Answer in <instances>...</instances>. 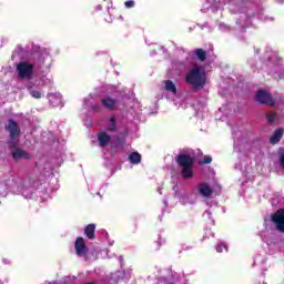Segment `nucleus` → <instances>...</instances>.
<instances>
[{
  "label": "nucleus",
  "mask_w": 284,
  "mask_h": 284,
  "mask_svg": "<svg viewBox=\"0 0 284 284\" xmlns=\"http://www.w3.org/2000/svg\"><path fill=\"white\" fill-rule=\"evenodd\" d=\"M185 82L191 85L192 90H203L205 88V70L199 64H194L185 75Z\"/></svg>",
  "instance_id": "nucleus-1"
},
{
  "label": "nucleus",
  "mask_w": 284,
  "mask_h": 284,
  "mask_svg": "<svg viewBox=\"0 0 284 284\" xmlns=\"http://www.w3.org/2000/svg\"><path fill=\"white\" fill-rule=\"evenodd\" d=\"M178 165L182 169L183 179H192L194 176V172L192 171V166L194 165V159L189 154H180L176 159Z\"/></svg>",
  "instance_id": "nucleus-2"
},
{
  "label": "nucleus",
  "mask_w": 284,
  "mask_h": 284,
  "mask_svg": "<svg viewBox=\"0 0 284 284\" xmlns=\"http://www.w3.org/2000/svg\"><path fill=\"white\" fill-rule=\"evenodd\" d=\"M34 67L28 62H20L17 65L19 79H31Z\"/></svg>",
  "instance_id": "nucleus-3"
},
{
  "label": "nucleus",
  "mask_w": 284,
  "mask_h": 284,
  "mask_svg": "<svg viewBox=\"0 0 284 284\" xmlns=\"http://www.w3.org/2000/svg\"><path fill=\"white\" fill-rule=\"evenodd\" d=\"M271 221L274 223L278 232H284V209H280L271 217Z\"/></svg>",
  "instance_id": "nucleus-4"
},
{
  "label": "nucleus",
  "mask_w": 284,
  "mask_h": 284,
  "mask_svg": "<svg viewBox=\"0 0 284 284\" xmlns=\"http://www.w3.org/2000/svg\"><path fill=\"white\" fill-rule=\"evenodd\" d=\"M6 130L9 132L10 139H19V136H21V129L19 128V124L12 119L8 121Z\"/></svg>",
  "instance_id": "nucleus-5"
},
{
  "label": "nucleus",
  "mask_w": 284,
  "mask_h": 284,
  "mask_svg": "<svg viewBox=\"0 0 284 284\" xmlns=\"http://www.w3.org/2000/svg\"><path fill=\"white\" fill-rule=\"evenodd\" d=\"M256 101L258 103H263L264 105H274V100L270 93L265 92L264 90H260L256 93Z\"/></svg>",
  "instance_id": "nucleus-6"
},
{
  "label": "nucleus",
  "mask_w": 284,
  "mask_h": 284,
  "mask_svg": "<svg viewBox=\"0 0 284 284\" xmlns=\"http://www.w3.org/2000/svg\"><path fill=\"white\" fill-rule=\"evenodd\" d=\"M75 254L79 256H85L88 254V246H85V240L83 237L75 240Z\"/></svg>",
  "instance_id": "nucleus-7"
},
{
  "label": "nucleus",
  "mask_w": 284,
  "mask_h": 284,
  "mask_svg": "<svg viewBox=\"0 0 284 284\" xmlns=\"http://www.w3.org/2000/svg\"><path fill=\"white\" fill-rule=\"evenodd\" d=\"M196 190L199 194H201V196H203L204 199H210L212 196V187H210V185L205 183L199 184L196 186Z\"/></svg>",
  "instance_id": "nucleus-8"
},
{
  "label": "nucleus",
  "mask_w": 284,
  "mask_h": 284,
  "mask_svg": "<svg viewBox=\"0 0 284 284\" xmlns=\"http://www.w3.org/2000/svg\"><path fill=\"white\" fill-rule=\"evenodd\" d=\"M11 156L14 161H21V159H30V153L18 148L11 151Z\"/></svg>",
  "instance_id": "nucleus-9"
},
{
  "label": "nucleus",
  "mask_w": 284,
  "mask_h": 284,
  "mask_svg": "<svg viewBox=\"0 0 284 284\" xmlns=\"http://www.w3.org/2000/svg\"><path fill=\"white\" fill-rule=\"evenodd\" d=\"M111 138L105 132L98 133V143L100 148H105L110 143Z\"/></svg>",
  "instance_id": "nucleus-10"
},
{
  "label": "nucleus",
  "mask_w": 284,
  "mask_h": 284,
  "mask_svg": "<svg viewBox=\"0 0 284 284\" xmlns=\"http://www.w3.org/2000/svg\"><path fill=\"white\" fill-rule=\"evenodd\" d=\"M102 105L104 108H106V110H114L115 105H116V100L106 97L104 99H102Z\"/></svg>",
  "instance_id": "nucleus-11"
},
{
  "label": "nucleus",
  "mask_w": 284,
  "mask_h": 284,
  "mask_svg": "<svg viewBox=\"0 0 284 284\" xmlns=\"http://www.w3.org/2000/svg\"><path fill=\"white\" fill-rule=\"evenodd\" d=\"M281 139H283V129H277L271 136L270 143H272V145H276Z\"/></svg>",
  "instance_id": "nucleus-12"
},
{
  "label": "nucleus",
  "mask_w": 284,
  "mask_h": 284,
  "mask_svg": "<svg viewBox=\"0 0 284 284\" xmlns=\"http://www.w3.org/2000/svg\"><path fill=\"white\" fill-rule=\"evenodd\" d=\"M49 101H50L51 105H53V106L61 105V94L60 93L49 94Z\"/></svg>",
  "instance_id": "nucleus-13"
},
{
  "label": "nucleus",
  "mask_w": 284,
  "mask_h": 284,
  "mask_svg": "<svg viewBox=\"0 0 284 284\" xmlns=\"http://www.w3.org/2000/svg\"><path fill=\"white\" fill-rule=\"evenodd\" d=\"M164 90H166V92H171V94H176V85L172 80H166L164 82Z\"/></svg>",
  "instance_id": "nucleus-14"
},
{
  "label": "nucleus",
  "mask_w": 284,
  "mask_h": 284,
  "mask_svg": "<svg viewBox=\"0 0 284 284\" xmlns=\"http://www.w3.org/2000/svg\"><path fill=\"white\" fill-rule=\"evenodd\" d=\"M97 230V225L94 224H89L85 229H84V234L85 236H88V239L92 240L94 239V231Z\"/></svg>",
  "instance_id": "nucleus-15"
},
{
  "label": "nucleus",
  "mask_w": 284,
  "mask_h": 284,
  "mask_svg": "<svg viewBox=\"0 0 284 284\" xmlns=\"http://www.w3.org/2000/svg\"><path fill=\"white\" fill-rule=\"evenodd\" d=\"M130 163H133V165H139L141 163V155L139 152H133L129 155Z\"/></svg>",
  "instance_id": "nucleus-16"
},
{
  "label": "nucleus",
  "mask_w": 284,
  "mask_h": 284,
  "mask_svg": "<svg viewBox=\"0 0 284 284\" xmlns=\"http://www.w3.org/2000/svg\"><path fill=\"white\" fill-rule=\"evenodd\" d=\"M194 54L199 59V61L203 62L205 61V59H207V52H205V50L203 49H195Z\"/></svg>",
  "instance_id": "nucleus-17"
},
{
  "label": "nucleus",
  "mask_w": 284,
  "mask_h": 284,
  "mask_svg": "<svg viewBox=\"0 0 284 284\" xmlns=\"http://www.w3.org/2000/svg\"><path fill=\"white\" fill-rule=\"evenodd\" d=\"M19 149V140H17V138H11V140L9 141V150H11V152L13 150H18Z\"/></svg>",
  "instance_id": "nucleus-18"
},
{
  "label": "nucleus",
  "mask_w": 284,
  "mask_h": 284,
  "mask_svg": "<svg viewBox=\"0 0 284 284\" xmlns=\"http://www.w3.org/2000/svg\"><path fill=\"white\" fill-rule=\"evenodd\" d=\"M109 132H114L116 130V118H110Z\"/></svg>",
  "instance_id": "nucleus-19"
},
{
  "label": "nucleus",
  "mask_w": 284,
  "mask_h": 284,
  "mask_svg": "<svg viewBox=\"0 0 284 284\" xmlns=\"http://www.w3.org/2000/svg\"><path fill=\"white\" fill-rule=\"evenodd\" d=\"M29 93L33 99H41V91L29 88Z\"/></svg>",
  "instance_id": "nucleus-20"
},
{
  "label": "nucleus",
  "mask_w": 284,
  "mask_h": 284,
  "mask_svg": "<svg viewBox=\"0 0 284 284\" xmlns=\"http://www.w3.org/2000/svg\"><path fill=\"white\" fill-rule=\"evenodd\" d=\"M278 115L276 113H270L266 115V119L271 125L276 121Z\"/></svg>",
  "instance_id": "nucleus-21"
},
{
  "label": "nucleus",
  "mask_w": 284,
  "mask_h": 284,
  "mask_svg": "<svg viewBox=\"0 0 284 284\" xmlns=\"http://www.w3.org/2000/svg\"><path fill=\"white\" fill-rule=\"evenodd\" d=\"M199 163H200V165H207V164L212 163V156L206 155V156H204V160L200 161Z\"/></svg>",
  "instance_id": "nucleus-22"
},
{
  "label": "nucleus",
  "mask_w": 284,
  "mask_h": 284,
  "mask_svg": "<svg viewBox=\"0 0 284 284\" xmlns=\"http://www.w3.org/2000/svg\"><path fill=\"white\" fill-rule=\"evenodd\" d=\"M74 281H77V277H74V276H67L63 278V283H65V284H72V283H74Z\"/></svg>",
  "instance_id": "nucleus-23"
},
{
  "label": "nucleus",
  "mask_w": 284,
  "mask_h": 284,
  "mask_svg": "<svg viewBox=\"0 0 284 284\" xmlns=\"http://www.w3.org/2000/svg\"><path fill=\"white\" fill-rule=\"evenodd\" d=\"M223 250L227 251V245H225V244H219V245L216 246V252L221 253V252H223Z\"/></svg>",
  "instance_id": "nucleus-24"
},
{
  "label": "nucleus",
  "mask_w": 284,
  "mask_h": 284,
  "mask_svg": "<svg viewBox=\"0 0 284 284\" xmlns=\"http://www.w3.org/2000/svg\"><path fill=\"white\" fill-rule=\"evenodd\" d=\"M125 8H134V1L133 0H129L124 3Z\"/></svg>",
  "instance_id": "nucleus-25"
},
{
  "label": "nucleus",
  "mask_w": 284,
  "mask_h": 284,
  "mask_svg": "<svg viewBox=\"0 0 284 284\" xmlns=\"http://www.w3.org/2000/svg\"><path fill=\"white\" fill-rule=\"evenodd\" d=\"M220 29L227 30V27L225 24H220Z\"/></svg>",
  "instance_id": "nucleus-26"
},
{
  "label": "nucleus",
  "mask_w": 284,
  "mask_h": 284,
  "mask_svg": "<svg viewBox=\"0 0 284 284\" xmlns=\"http://www.w3.org/2000/svg\"><path fill=\"white\" fill-rule=\"evenodd\" d=\"M173 276V278L171 280V281H179V277H174V274L172 275Z\"/></svg>",
  "instance_id": "nucleus-27"
},
{
  "label": "nucleus",
  "mask_w": 284,
  "mask_h": 284,
  "mask_svg": "<svg viewBox=\"0 0 284 284\" xmlns=\"http://www.w3.org/2000/svg\"><path fill=\"white\" fill-rule=\"evenodd\" d=\"M120 261H123V257H122V256H120Z\"/></svg>",
  "instance_id": "nucleus-28"
}]
</instances>
